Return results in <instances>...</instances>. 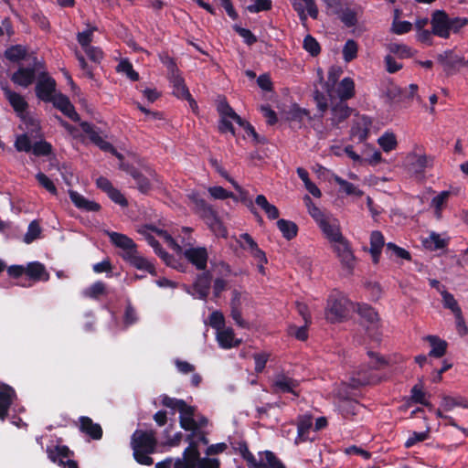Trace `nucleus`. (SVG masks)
Here are the masks:
<instances>
[{"instance_id": "nucleus-37", "label": "nucleus", "mask_w": 468, "mask_h": 468, "mask_svg": "<svg viewBox=\"0 0 468 468\" xmlns=\"http://www.w3.org/2000/svg\"><path fill=\"white\" fill-rule=\"evenodd\" d=\"M423 246L431 250H438L447 246V241L440 237L439 234L432 232L429 238L423 240Z\"/></svg>"}, {"instance_id": "nucleus-36", "label": "nucleus", "mask_w": 468, "mask_h": 468, "mask_svg": "<svg viewBox=\"0 0 468 468\" xmlns=\"http://www.w3.org/2000/svg\"><path fill=\"white\" fill-rule=\"evenodd\" d=\"M314 100L316 103L319 113L314 114V118L323 119L324 112L328 109V100L326 95L318 89L314 90Z\"/></svg>"}, {"instance_id": "nucleus-60", "label": "nucleus", "mask_w": 468, "mask_h": 468, "mask_svg": "<svg viewBox=\"0 0 468 468\" xmlns=\"http://www.w3.org/2000/svg\"><path fill=\"white\" fill-rule=\"evenodd\" d=\"M388 48L391 53L402 58H410L413 55L411 48L404 44L391 43Z\"/></svg>"}, {"instance_id": "nucleus-20", "label": "nucleus", "mask_w": 468, "mask_h": 468, "mask_svg": "<svg viewBox=\"0 0 468 468\" xmlns=\"http://www.w3.org/2000/svg\"><path fill=\"white\" fill-rule=\"evenodd\" d=\"M79 429L92 440H101L102 437L101 426L89 417L82 416L79 419Z\"/></svg>"}, {"instance_id": "nucleus-5", "label": "nucleus", "mask_w": 468, "mask_h": 468, "mask_svg": "<svg viewBox=\"0 0 468 468\" xmlns=\"http://www.w3.org/2000/svg\"><path fill=\"white\" fill-rule=\"evenodd\" d=\"M189 198L195 206V213L205 221L210 230L219 237L227 238L228 230L213 207L197 194L189 196Z\"/></svg>"}, {"instance_id": "nucleus-1", "label": "nucleus", "mask_w": 468, "mask_h": 468, "mask_svg": "<svg viewBox=\"0 0 468 468\" xmlns=\"http://www.w3.org/2000/svg\"><path fill=\"white\" fill-rule=\"evenodd\" d=\"M186 441L188 442L182 457L176 459L174 468H219V462L215 458H201L198 451L200 443L207 445L206 431L189 433Z\"/></svg>"}, {"instance_id": "nucleus-3", "label": "nucleus", "mask_w": 468, "mask_h": 468, "mask_svg": "<svg viewBox=\"0 0 468 468\" xmlns=\"http://www.w3.org/2000/svg\"><path fill=\"white\" fill-rule=\"evenodd\" d=\"M162 404L172 410L179 411L180 427L190 433L205 431L204 428L207 426L208 420L202 415L196 414V409L186 403L183 399L170 398L166 395L162 396Z\"/></svg>"}, {"instance_id": "nucleus-51", "label": "nucleus", "mask_w": 468, "mask_h": 468, "mask_svg": "<svg viewBox=\"0 0 468 468\" xmlns=\"http://www.w3.org/2000/svg\"><path fill=\"white\" fill-rule=\"evenodd\" d=\"M41 233V228L37 220H33L29 223L27 231L24 236V241L27 244L32 243L35 239H37Z\"/></svg>"}, {"instance_id": "nucleus-41", "label": "nucleus", "mask_w": 468, "mask_h": 468, "mask_svg": "<svg viewBox=\"0 0 468 468\" xmlns=\"http://www.w3.org/2000/svg\"><path fill=\"white\" fill-rule=\"evenodd\" d=\"M26 55L27 50L21 45L12 46L5 51V57L12 62H18L19 60L25 58Z\"/></svg>"}, {"instance_id": "nucleus-16", "label": "nucleus", "mask_w": 468, "mask_h": 468, "mask_svg": "<svg viewBox=\"0 0 468 468\" xmlns=\"http://www.w3.org/2000/svg\"><path fill=\"white\" fill-rule=\"evenodd\" d=\"M334 250L336 252L338 258L345 267L348 270L354 268L355 256L350 248V245L345 238L335 243Z\"/></svg>"}, {"instance_id": "nucleus-31", "label": "nucleus", "mask_w": 468, "mask_h": 468, "mask_svg": "<svg viewBox=\"0 0 468 468\" xmlns=\"http://www.w3.org/2000/svg\"><path fill=\"white\" fill-rule=\"evenodd\" d=\"M323 233L331 242H337L344 238L340 229L335 224H331L327 219L319 226Z\"/></svg>"}, {"instance_id": "nucleus-54", "label": "nucleus", "mask_w": 468, "mask_h": 468, "mask_svg": "<svg viewBox=\"0 0 468 468\" xmlns=\"http://www.w3.org/2000/svg\"><path fill=\"white\" fill-rule=\"evenodd\" d=\"M97 27H90L88 29L77 34L78 43L81 46L82 48L90 46L93 33L97 31Z\"/></svg>"}, {"instance_id": "nucleus-49", "label": "nucleus", "mask_w": 468, "mask_h": 468, "mask_svg": "<svg viewBox=\"0 0 468 468\" xmlns=\"http://www.w3.org/2000/svg\"><path fill=\"white\" fill-rule=\"evenodd\" d=\"M397 139L393 133H386L378 138V144L384 152H390L397 146Z\"/></svg>"}, {"instance_id": "nucleus-64", "label": "nucleus", "mask_w": 468, "mask_h": 468, "mask_svg": "<svg viewBox=\"0 0 468 468\" xmlns=\"http://www.w3.org/2000/svg\"><path fill=\"white\" fill-rule=\"evenodd\" d=\"M340 20L347 27H355L357 23L356 13L350 9H345L340 15Z\"/></svg>"}, {"instance_id": "nucleus-27", "label": "nucleus", "mask_w": 468, "mask_h": 468, "mask_svg": "<svg viewBox=\"0 0 468 468\" xmlns=\"http://www.w3.org/2000/svg\"><path fill=\"white\" fill-rule=\"evenodd\" d=\"M250 468H284L283 464L271 452H265Z\"/></svg>"}, {"instance_id": "nucleus-13", "label": "nucleus", "mask_w": 468, "mask_h": 468, "mask_svg": "<svg viewBox=\"0 0 468 468\" xmlns=\"http://www.w3.org/2000/svg\"><path fill=\"white\" fill-rule=\"evenodd\" d=\"M185 258L198 271H205L208 253L205 247L189 248L184 251Z\"/></svg>"}, {"instance_id": "nucleus-4", "label": "nucleus", "mask_w": 468, "mask_h": 468, "mask_svg": "<svg viewBox=\"0 0 468 468\" xmlns=\"http://www.w3.org/2000/svg\"><path fill=\"white\" fill-rule=\"evenodd\" d=\"M134 460L142 464L150 466L154 463L151 454L157 447L156 433L153 430H136L131 436L130 441Z\"/></svg>"}, {"instance_id": "nucleus-9", "label": "nucleus", "mask_w": 468, "mask_h": 468, "mask_svg": "<svg viewBox=\"0 0 468 468\" xmlns=\"http://www.w3.org/2000/svg\"><path fill=\"white\" fill-rule=\"evenodd\" d=\"M80 126L82 132L88 135L92 144L98 146L101 151L111 153L119 159L122 158V154L118 153L115 147L109 142L105 141L97 131L94 124L88 122H80Z\"/></svg>"}, {"instance_id": "nucleus-52", "label": "nucleus", "mask_w": 468, "mask_h": 468, "mask_svg": "<svg viewBox=\"0 0 468 468\" xmlns=\"http://www.w3.org/2000/svg\"><path fill=\"white\" fill-rule=\"evenodd\" d=\"M208 193L215 199L225 200L227 198H233L237 200V197L232 192L226 190L222 186H210Z\"/></svg>"}, {"instance_id": "nucleus-40", "label": "nucleus", "mask_w": 468, "mask_h": 468, "mask_svg": "<svg viewBox=\"0 0 468 468\" xmlns=\"http://www.w3.org/2000/svg\"><path fill=\"white\" fill-rule=\"evenodd\" d=\"M217 339L220 347L228 349L234 346V332L231 328L219 330Z\"/></svg>"}, {"instance_id": "nucleus-15", "label": "nucleus", "mask_w": 468, "mask_h": 468, "mask_svg": "<svg viewBox=\"0 0 468 468\" xmlns=\"http://www.w3.org/2000/svg\"><path fill=\"white\" fill-rule=\"evenodd\" d=\"M372 121L369 117L363 115L357 118L350 130L351 138L357 140L358 143L366 141L368 137Z\"/></svg>"}, {"instance_id": "nucleus-62", "label": "nucleus", "mask_w": 468, "mask_h": 468, "mask_svg": "<svg viewBox=\"0 0 468 468\" xmlns=\"http://www.w3.org/2000/svg\"><path fill=\"white\" fill-rule=\"evenodd\" d=\"M208 319L209 325L218 331L221 330L225 325V317L219 311H213Z\"/></svg>"}, {"instance_id": "nucleus-56", "label": "nucleus", "mask_w": 468, "mask_h": 468, "mask_svg": "<svg viewBox=\"0 0 468 468\" xmlns=\"http://www.w3.org/2000/svg\"><path fill=\"white\" fill-rule=\"evenodd\" d=\"M31 151L36 156H47L51 154L52 146L46 141H39L32 145Z\"/></svg>"}, {"instance_id": "nucleus-32", "label": "nucleus", "mask_w": 468, "mask_h": 468, "mask_svg": "<svg viewBox=\"0 0 468 468\" xmlns=\"http://www.w3.org/2000/svg\"><path fill=\"white\" fill-rule=\"evenodd\" d=\"M106 294H107L106 285L101 281H97V282H93L90 286L84 289L82 292V295L84 297L93 299V300H97L101 295H106Z\"/></svg>"}, {"instance_id": "nucleus-11", "label": "nucleus", "mask_w": 468, "mask_h": 468, "mask_svg": "<svg viewBox=\"0 0 468 468\" xmlns=\"http://www.w3.org/2000/svg\"><path fill=\"white\" fill-rule=\"evenodd\" d=\"M431 25L432 33L441 38L450 37V16L444 10H434L431 13Z\"/></svg>"}, {"instance_id": "nucleus-47", "label": "nucleus", "mask_w": 468, "mask_h": 468, "mask_svg": "<svg viewBox=\"0 0 468 468\" xmlns=\"http://www.w3.org/2000/svg\"><path fill=\"white\" fill-rule=\"evenodd\" d=\"M412 165L416 173H423L426 168L432 167L433 157L426 154L418 155Z\"/></svg>"}, {"instance_id": "nucleus-38", "label": "nucleus", "mask_w": 468, "mask_h": 468, "mask_svg": "<svg viewBox=\"0 0 468 468\" xmlns=\"http://www.w3.org/2000/svg\"><path fill=\"white\" fill-rule=\"evenodd\" d=\"M441 407L448 411L455 407L468 408V400L463 397H443Z\"/></svg>"}, {"instance_id": "nucleus-2", "label": "nucleus", "mask_w": 468, "mask_h": 468, "mask_svg": "<svg viewBox=\"0 0 468 468\" xmlns=\"http://www.w3.org/2000/svg\"><path fill=\"white\" fill-rule=\"evenodd\" d=\"M107 234L111 243L114 247L122 250V252L119 253V256L125 262L129 263L131 266L137 270L146 271L152 276L157 275L154 265L146 258L140 255L138 251V246L133 239L125 234L115 231H109Z\"/></svg>"}, {"instance_id": "nucleus-24", "label": "nucleus", "mask_w": 468, "mask_h": 468, "mask_svg": "<svg viewBox=\"0 0 468 468\" xmlns=\"http://www.w3.org/2000/svg\"><path fill=\"white\" fill-rule=\"evenodd\" d=\"M386 246L385 239L381 231L374 230L370 234V249L369 252L372 257V261L375 264H378L380 260L383 247Z\"/></svg>"}, {"instance_id": "nucleus-22", "label": "nucleus", "mask_w": 468, "mask_h": 468, "mask_svg": "<svg viewBox=\"0 0 468 468\" xmlns=\"http://www.w3.org/2000/svg\"><path fill=\"white\" fill-rule=\"evenodd\" d=\"M47 454L52 463H56L65 468L66 461L70 459L73 452L65 445H57L55 447H48Z\"/></svg>"}, {"instance_id": "nucleus-7", "label": "nucleus", "mask_w": 468, "mask_h": 468, "mask_svg": "<svg viewBox=\"0 0 468 468\" xmlns=\"http://www.w3.org/2000/svg\"><path fill=\"white\" fill-rule=\"evenodd\" d=\"M350 301L340 292L334 291L327 299L324 311L325 318L330 323H341L349 314Z\"/></svg>"}, {"instance_id": "nucleus-55", "label": "nucleus", "mask_w": 468, "mask_h": 468, "mask_svg": "<svg viewBox=\"0 0 468 468\" xmlns=\"http://www.w3.org/2000/svg\"><path fill=\"white\" fill-rule=\"evenodd\" d=\"M138 315L136 310L132 305L131 303H128L125 306L124 314H123V324L125 327H129L133 325L138 321Z\"/></svg>"}, {"instance_id": "nucleus-26", "label": "nucleus", "mask_w": 468, "mask_h": 468, "mask_svg": "<svg viewBox=\"0 0 468 468\" xmlns=\"http://www.w3.org/2000/svg\"><path fill=\"white\" fill-rule=\"evenodd\" d=\"M169 80L173 87L172 93L174 96L181 100L185 99L186 97H190L189 90L186 87L185 80L180 75V73L169 76Z\"/></svg>"}, {"instance_id": "nucleus-28", "label": "nucleus", "mask_w": 468, "mask_h": 468, "mask_svg": "<svg viewBox=\"0 0 468 468\" xmlns=\"http://www.w3.org/2000/svg\"><path fill=\"white\" fill-rule=\"evenodd\" d=\"M337 93L340 101H345L351 99L355 95V83L351 78H345L341 80Z\"/></svg>"}, {"instance_id": "nucleus-29", "label": "nucleus", "mask_w": 468, "mask_h": 468, "mask_svg": "<svg viewBox=\"0 0 468 468\" xmlns=\"http://www.w3.org/2000/svg\"><path fill=\"white\" fill-rule=\"evenodd\" d=\"M255 203L266 213L269 219L273 220L279 218V209L274 205L270 204L264 195H258Z\"/></svg>"}, {"instance_id": "nucleus-43", "label": "nucleus", "mask_w": 468, "mask_h": 468, "mask_svg": "<svg viewBox=\"0 0 468 468\" xmlns=\"http://www.w3.org/2000/svg\"><path fill=\"white\" fill-rule=\"evenodd\" d=\"M304 202L308 207V212L310 216L317 222V224L320 226L322 222H324L326 220V218L323 211L316 207L309 196H305Z\"/></svg>"}, {"instance_id": "nucleus-39", "label": "nucleus", "mask_w": 468, "mask_h": 468, "mask_svg": "<svg viewBox=\"0 0 468 468\" xmlns=\"http://www.w3.org/2000/svg\"><path fill=\"white\" fill-rule=\"evenodd\" d=\"M335 182L339 185L340 190L345 192L348 196L361 197L363 192L358 189L354 184L343 179L338 176H335Z\"/></svg>"}, {"instance_id": "nucleus-34", "label": "nucleus", "mask_w": 468, "mask_h": 468, "mask_svg": "<svg viewBox=\"0 0 468 468\" xmlns=\"http://www.w3.org/2000/svg\"><path fill=\"white\" fill-rule=\"evenodd\" d=\"M298 386V382L290 378L280 376L275 379L274 387L278 391L281 392H292L297 395L295 388Z\"/></svg>"}, {"instance_id": "nucleus-8", "label": "nucleus", "mask_w": 468, "mask_h": 468, "mask_svg": "<svg viewBox=\"0 0 468 468\" xmlns=\"http://www.w3.org/2000/svg\"><path fill=\"white\" fill-rule=\"evenodd\" d=\"M148 230H151L153 232H155L159 235L163 233V230L159 229L154 225L146 224L144 225L138 232L144 236L145 240L147 243L154 249V251L156 255H158L167 266L174 267V261L175 258L173 255H171L169 252H167L161 245V243L152 235L148 232Z\"/></svg>"}, {"instance_id": "nucleus-12", "label": "nucleus", "mask_w": 468, "mask_h": 468, "mask_svg": "<svg viewBox=\"0 0 468 468\" xmlns=\"http://www.w3.org/2000/svg\"><path fill=\"white\" fill-rule=\"evenodd\" d=\"M122 169L125 171L134 180L136 188L143 194H147L152 189L150 179L144 176L138 168L129 164H122Z\"/></svg>"}, {"instance_id": "nucleus-46", "label": "nucleus", "mask_w": 468, "mask_h": 468, "mask_svg": "<svg viewBox=\"0 0 468 468\" xmlns=\"http://www.w3.org/2000/svg\"><path fill=\"white\" fill-rule=\"evenodd\" d=\"M117 71L125 73L132 81L139 80V73L133 69V64L128 59L120 61Z\"/></svg>"}, {"instance_id": "nucleus-44", "label": "nucleus", "mask_w": 468, "mask_h": 468, "mask_svg": "<svg viewBox=\"0 0 468 468\" xmlns=\"http://www.w3.org/2000/svg\"><path fill=\"white\" fill-rule=\"evenodd\" d=\"M303 47L312 57H316L321 52L319 42L310 34L303 38Z\"/></svg>"}, {"instance_id": "nucleus-63", "label": "nucleus", "mask_w": 468, "mask_h": 468, "mask_svg": "<svg viewBox=\"0 0 468 468\" xmlns=\"http://www.w3.org/2000/svg\"><path fill=\"white\" fill-rule=\"evenodd\" d=\"M239 242L240 248L245 250H249L250 253L254 250V248L256 249L259 246L249 233L240 234Z\"/></svg>"}, {"instance_id": "nucleus-19", "label": "nucleus", "mask_w": 468, "mask_h": 468, "mask_svg": "<svg viewBox=\"0 0 468 468\" xmlns=\"http://www.w3.org/2000/svg\"><path fill=\"white\" fill-rule=\"evenodd\" d=\"M353 109L348 107L346 102L339 101L331 108L330 122L333 127H339L340 123L350 117Z\"/></svg>"}, {"instance_id": "nucleus-21", "label": "nucleus", "mask_w": 468, "mask_h": 468, "mask_svg": "<svg viewBox=\"0 0 468 468\" xmlns=\"http://www.w3.org/2000/svg\"><path fill=\"white\" fill-rule=\"evenodd\" d=\"M26 275L33 282H48L49 273L47 271L45 265L39 261H31L26 266Z\"/></svg>"}, {"instance_id": "nucleus-30", "label": "nucleus", "mask_w": 468, "mask_h": 468, "mask_svg": "<svg viewBox=\"0 0 468 468\" xmlns=\"http://www.w3.org/2000/svg\"><path fill=\"white\" fill-rule=\"evenodd\" d=\"M277 227L282 232V237L287 240H291L297 236L298 227L294 222L291 220L283 218L278 219Z\"/></svg>"}, {"instance_id": "nucleus-18", "label": "nucleus", "mask_w": 468, "mask_h": 468, "mask_svg": "<svg viewBox=\"0 0 468 468\" xmlns=\"http://www.w3.org/2000/svg\"><path fill=\"white\" fill-rule=\"evenodd\" d=\"M16 398L15 390L8 385L0 383V420H4Z\"/></svg>"}, {"instance_id": "nucleus-50", "label": "nucleus", "mask_w": 468, "mask_h": 468, "mask_svg": "<svg viewBox=\"0 0 468 468\" xmlns=\"http://www.w3.org/2000/svg\"><path fill=\"white\" fill-rule=\"evenodd\" d=\"M452 51L447 50L443 54L438 55V61L445 68V69H454L457 63L461 62L459 58H452Z\"/></svg>"}, {"instance_id": "nucleus-33", "label": "nucleus", "mask_w": 468, "mask_h": 468, "mask_svg": "<svg viewBox=\"0 0 468 468\" xmlns=\"http://www.w3.org/2000/svg\"><path fill=\"white\" fill-rule=\"evenodd\" d=\"M385 253L389 259L397 258L411 261L410 253L407 250L396 245L393 242H388L386 244Z\"/></svg>"}, {"instance_id": "nucleus-35", "label": "nucleus", "mask_w": 468, "mask_h": 468, "mask_svg": "<svg viewBox=\"0 0 468 468\" xmlns=\"http://www.w3.org/2000/svg\"><path fill=\"white\" fill-rule=\"evenodd\" d=\"M360 408L361 405L357 401L349 399H342L339 403V410L346 418L357 414Z\"/></svg>"}, {"instance_id": "nucleus-61", "label": "nucleus", "mask_w": 468, "mask_h": 468, "mask_svg": "<svg viewBox=\"0 0 468 468\" xmlns=\"http://www.w3.org/2000/svg\"><path fill=\"white\" fill-rule=\"evenodd\" d=\"M411 399L414 402L425 405L430 409L432 408V405L425 399V393L422 390L421 385L417 384L413 386L411 388Z\"/></svg>"}, {"instance_id": "nucleus-42", "label": "nucleus", "mask_w": 468, "mask_h": 468, "mask_svg": "<svg viewBox=\"0 0 468 468\" xmlns=\"http://www.w3.org/2000/svg\"><path fill=\"white\" fill-rule=\"evenodd\" d=\"M358 45L354 39H348L344 45L342 53L346 62H351L357 57Z\"/></svg>"}, {"instance_id": "nucleus-6", "label": "nucleus", "mask_w": 468, "mask_h": 468, "mask_svg": "<svg viewBox=\"0 0 468 468\" xmlns=\"http://www.w3.org/2000/svg\"><path fill=\"white\" fill-rule=\"evenodd\" d=\"M360 320L359 324L364 327L371 341L379 343L381 340V322L378 312L367 303L357 304L356 310Z\"/></svg>"}, {"instance_id": "nucleus-25", "label": "nucleus", "mask_w": 468, "mask_h": 468, "mask_svg": "<svg viewBox=\"0 0 468 468\" xmlns=\"http://www.w3.org/2000/svg\"><path fill=\"white\" fill-rule=\"evenodd\" d=\"M69 198L74 206L85 211L97 212L101 209V205L97 202L88 200L82 195L74 190H69Z\"/></svg>"}, {"instance_id": "nucleus-45", "label": "nucleus", "mask_w": 468, "mask_h": 468, "mask_svg": "<svg viewBox=\"0 0 468 468\" xmlns=\"http://www.w3.org/2000/svg\"><path fill=\"white\" fill-rule=\"evenodd\" d=\"M441 294L442 296L443 306L447 309H450L454 315H458L462 310L458 305L454 296L446 290L441 291Z\"/></svg>"}, {"instance_id": "nucleus-57", "label": "nucleus", "mask_w": 468, "mask_h": 468, "mask_svg": "<svg viewBox=\"0 0 468 468\" xmlns=\"http://www.w3.org/2000/svg\"><path fill=\"white\" fill-rule=\"evenodd\" d=\"M234 31L240 36L244 42L248 46H252L257 42V37L248 28L241 27L240 26L234 25L233 26Z\"/></svg>"}, {"instance_id": "nucleus-17", "label": "nucleus", "mask_w": 468, "mask_h": 468, "mask_svg": "<svg viewBox=\"0 0 468 468\" xmlns=\"http://www.w3.org/2000/svg\"><path fill=\"white\" fill-rule=\"evenodd\" d=\"M36 80L35 67H19L11 76V80L21 87L27 88Z\"/></svg>"}, {"instance_id": "nucleus-53", "label": "nucleus", "mask_w": 468, "mask_h": 468, "mask_svg": "<svg viewBox=\"0 0 468 468\" xmlns=\"http://www.w3.org/2000/svg\"><path fill=\"white\" fill-rule=\"evenodd\" d=\"M36 179L38 182V184L44 187L47 191H48L50 194L56 196L58 194L57 187L53 181L44 173L38 172L36 175Z\"/></svg>"}, {"instance_id": "nucleus-48", "label": "nucleus", "mask_w": 468, "mask_h": 468, "mask_svg": "<svg viewBox=\"0 0 468 468\" xmlns=\"http://www.w3.org/2000/svg\"><path fill=\"white\" fill-rule=\"evenodd\" d=\"M239 300L233 299L231 302V312L230 316L238 326L240 328H247L249 323L242 318L241 311L239 307Z\"/></svg>"}, {"instance_id": "nucleus-10", "label": "nucleus", "mask_w": 468, "mask_h": 468, "mask_svg": "<svg viewBox=\"0 0 468 468\" xmlns=\"http://www.w3.org/2000/svg\"><path fill=\"white\" fill-rule=\"evenodd\" d=\"M57 82L47 71L38 74L35 87L36 96L44 102H49L56 95Z\"/></svg>"}, {"instance_id": "nucleus-14", "label": "nucleus", "mask_w": 468, "mask_h": 468, "mask_svg": "<svg viewBox=\"0 0 468 468\" xmlns=\"http://www.w3.org/2000/svg\"><path fill=\"white\" fill-rule=\"evenodd\" d=\"M212 273L209 271H203L197 274L195 282L193 283V295L200 300H206L209 294L211 287Z\"/></svg>"}, {"instance_id": "nucleus-59", "label": "nucleus", "mask_w": 468, "mask_h": 468, "mask_svg": "<svg viewBox=\"0 0 468 468\" xmlns=\"http://www.w3.org/2000/svg\"><path fill=\"white\" fill-rule=\"evenodd\" d=\"M271 7V0H255L253 5H250L246 7V10L251 14H256L262 11H269Z\"/></svg>"}, {"instance_id": "nucleus-58", "label": "nucleus", "mask_w": 468, "mask_h": 468, "mask_svg": "<svg viewBox=\"0 0 468 468\" xmlns=\"http://www.w3.org/2000/svg\"><path fill=\"white\" fill-rule=\"evenodd\" d=\"M430 344L431 351H446L448 343L445 340L441 339L437 335H428L423 338Z\"/></svg>"}, {"instance_id": "nucleus-23", "label": "nucleus", "mask_w": 468, "mask_h": 468, "mask_svg": "<svg viewBox=\"0 0 468 468\" xmlns=\"http://www.w3.org/2000/svg\"><path fill=\"white\" fill-rule=\"evenodd\" d=\"M3 90L6 100L17 114L27 110L28 103L21 94L11 90L8 87H3Z\"/></svg>"}]
</instances>
